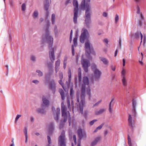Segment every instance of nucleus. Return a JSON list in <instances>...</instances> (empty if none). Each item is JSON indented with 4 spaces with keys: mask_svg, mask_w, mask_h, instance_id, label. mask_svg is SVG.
<instances>
[{
    "mask_svg": "<svg viewBox=\"0 0 146 146\" xmlns=\"http://www.w3.org/2000/svg\"><path fill=\"white\" fill-rule=\"evenodd\" d=\"M59 92L61 95L62 99L63 100L64 99V93L63 90L62 89H60L59 90Z\"/></svg>",
    "mask_w": 146,
    "mask_h": 146,
    "instance_id": "obj_31",
    "label": "nucleus"
},
{
    "mask_svg": "<svg viewBox=\"0 0 146 146\" xmlns=\"http://www.w3.org/2000/svg\"><path fill=\"white\" fill-rule=\"evenodd\" d=\"M55 19V15L54 14H52L51 17V21L52 24L54 23Z\"/></svg>",
    "mask_w": 146,
    "mask_h": 146,
    "instance_id": "obj_35",
    "label": "nucleus"
},
{
    "mask_svg": "<svg viewBox=\"0 0 146 146\" xmlns=\"http://www.w3.org/2000/svg\"><path fill=\"white\" fill-rule=\"evenodd\" d=\"M97 121V119H94L93 120L89 122L90 125H93L94 123L96 121Z\"/></svg>",
    "mask_w": 146,
    "mask_h": 146,
    "instance_id": "obj_49",
    "label": "nucleus"
},
{
    "mask_svg": "<svg viewBox=\"0 0 146 146\" xmlns=\"http://www.w3.org/2000/svg\"><path fill=\"white\" fill-rule=\"evenodd\" d=\"M125 70L123 69L121 72V77L122 84L123 86H125L127 85V81L125 76Z\"/></svg>",
    "mask_w": 146,
    "mask_h": 146,
    "instance_id": "obj_14",
    "label": "nucleus"
},
{
    "mask_svg": "<svg viewBox=\"0 0 146 146\" xmlns=\"http://www.w3.org/2000/svg\"><path fill=\"white\" fill-rule=\"evenodd\" d=\"M111 67L112 70H113V71H114L115 70L116 68L115 66L111 65Z\"/></svg>",
    "mask_w": 146,
    "mask_h": 146,
    "instance_id": "obj_62",
    "label": "nucleus"
},
{
    "mask_svg": "<svg viewBox=\"0 0 146 146\" xmlns=\"http://www.w3.org/2000/svg\"><path fill=\"white\" fill-rule=\"evenodd\" d=\"M68 77L69 78V81L70 82L71 81V69L70 68H69L68 69Z\"/></svg>",
    "mask_w": 146,
    "mask_h": 146,
    "instance_id": "obj_34",
    "label": "nucleus"
},
{
    "mask_svg": "<svg viewBox=\"0 0 146 146\" xmlns=\"http://www.w3.org/2000/svg\"><path fill=\"white\" fill-rule=\"evenodd\" d=\"M132 117L130 114H129V117L128 119V124L132 130L133 129L134 126L133 123L134 121L132 119Z\"/></svg>",
    "mask_w": 146,
    "mask_h": 146,
    "instance_id": "obj_17",
    "label": "nucleus"
},
{
    "mask_svg": "<svg viewBox=\"0 0 146 146\" xmlns=\"http://www.w3.org/2000/svg\"><path fill=\"white\" fill-rule=\"evenodd\" d=\"M94 76V78L95 80H98L101 77L102 72L99 70H94L93 72Z\"/></svg>",
    "mask_w": 146,
    "mask_h": 146,
    "instance_id": "obj_16",
    "label": "nucleus"
},
{
    "mask_svg": "<svg viewBox=\"0 0 146 146\" xmlns=\"http://www.w3.org/2000/svg\"><path fill=\"white\" fill-rule=\"evenodd\" d=\"M36 57L33 55L31 56V59L32 61H35L36 60Z\"/></svg>",
    "mask_w": 146,
    "mask_h": 146,
    "instance_id": "obj_48",
    "label": "nucleus"
},
{
    "mask_svg": "<svg viewBox=\"0 0 146 146\" xmlns=\"http://www.w3.org/2000/svg\"><path fill=\"white\" fill-rule=\"evenodd\" d=\"M121 40L120 39L119 41V43L118 46L117 47V49L115 50V53H114V56L115 57L117 55L118 52V49L119 48H121Z\"/></svg>",
    "mask_w": 146,
    "mask_h": 146,
    "instance_id": "obj_24",
    "label": "nucleus"
},
{
    "mask_svg": "<svg viewBox=\"0 0 146 146\" xmlns=\"http://www.w3.org/2000/svg\"><path fill=\"white\" fill-rule=\"evenodd\" d=\"M71 3L70 0H67L65 2L66 5H67L68 3Z\"/></svg>",
    "mask_w": 146,
    "mask_h": 146,
    "instance_id": "obj_63",
    "label": "nucleus"
},
{
    "mask_svg": "<svg viewBox=\"0 0 146 146\" xmlns=\"http://www.w3.org/2000/svg\"><path fill=\"white\" fill-rule=\"evenodd\" d=\"M102 101V100H99L98 102H97L96 104H94V105L92 107L94 108V107L95 106H98V104H100L101 102Z\"/></svg>",
    "mask_w": 146,
    "mask_h": 146,
    "instance_id": "obj_50",
    "label": "nucleus"
},
{
    "mask_svg": "<svg viewBox=\"0 0 146 146\" xmlns=\"http://www.w3.org/2000/svg\"><path fill=\"white\" fill-rule=\"evenodd\" d=\"M103 42L105 43V45L107 46H108V40L107 39L105 38L103 40Z\"/></svg>",
    "mask_w": 146,
    "mask_h": 146,
    "instance_id": "obj_42",
    "label": "nucleus"
},
{
    "mask_svg": "<svg viewBox=\"0 0 146 146\" xmlns=\"http://www.w3.org/2000/svg\"><path fill=\"white\" fill-rule=\"evenodd\" d=\"M49 6V0H45V2L44 3V8L45 10L47 11L48 10Z\"/></svg>",
    "mask_w": 146,
    "mask_h": 146,
    "instance_id": "obj_26",
    "label": "nucleus"
},
{
    "mask_svg": "<svg viewBox=\"0 0 146 146\" xmlns=\"http://www.w3.org/2000/svg\"><path fill=\"white\" fill-rule=\"evenodd\" d=\"M83 84L82 86V88L83 86L85 87V90H86V85L89 84V80L88 77L87 76H84L83 78ZM82 89H81V90Z\"/></svg>",
    "mask_w": 146,
    "mask_h": 146,
    "instance_id": "obj_19",
    "label": "nucleus"
},
{
    "mask_svg": "<svg viewBox=\"0 0 146 146\" xmlns=\"http://www.w3.org/2000/svg\"><path fill=\"white\" fill-rule=\"evenodd\" d=\"M60 59H58L56 62L55 66L60 67Z\"/></svg>",
    "mask_w": 146,
    "mask_h": 146,
    "instance_id": "obj_41",
    "label": "nucleus"
},
{
    "mask_svg": "<svg viewBox=\"0 0 146 146\" xmlns=\"http://www.w3.org/2000/svg\"><path fill=\"white\" fill-rule=\"evenodd\" d=\"M85 87L83 86L82 89L81 95V102H80L79 108L81 113L82 114H83V106L85 103Z\"/></svg>",
    "mask_w": 146,
    "mask_h": 146,
    "instance_id": "obj_5",
    "label": "nucleus"
},
{
    "mask_svg": "<svg viewBox=\"0 0 146 146\" xmlns=\"http://www.w3.org/2000/svg\"><path fill=\"white\" fill-rule=\"evenodd\" d=\"M132 109L131 111L133 116L134 117L137 114L136 112V107L137 105L136 100L135 99H133L132 101Z\"/></svg>",
    "mask_w": 146,
    "mask_h": 146,
    "instance_id": "obj_13",
    "label": "nucleus"
},
{
    "mask_svg": "<svg viewBox=\"0 0 146 146\" xmlns=\"http://www.w3.org/2000/svg\"><path fill=\"white\" fill-rule=\"evenodd\" d=\"M61 111H66V108L65 106L64 105L63 102H62L61 104Z\"/></svg>",
    "mask_w": 146,
    "mask_h": 146,
    "instance_id": "obj_32",
    "label": "nucleus"
},
{
    "mask_svg": "<svg viewBox=\"0 0 146 146\" xmlns=\"http://www.w3.org/2000/svg\"><path fill=\"white\" fill-rule=\"evenodd\" d=\"M49 14V13L48 11V10L47 11H46V12L45 13V18L46 19H47L48 18Z\"/></svg>",
    "mask_w": 146,
    "mask_h": 146,
    "instance_id": "obj_56",
    "label": "nucleus"
},
{
    "mask_svg": "<svg viewBox=\"0 0 146 146\" xmlns=\"http://www.w3.org/2000/svg\"><path fill=\"white\" fill-rule=\"evenodd\" d=\"M43 104L41 105V108H40L37 110V112L41 114H43L45 113V109L48 107L49 105V101L44 96H43L42 98Z\"/></svg>",
    "mask_w": 146,
    "mask_h": 146,
    "instance_id": "obj_3",
    "label": "nucleus"
},
{
    "mask_svg": "<svg viewBox=\"0 0 146 146\" xmlns=\"http://www.w3.org/2000/svg\"><path fill=\"white\" fill-rule=\"evenodd\" d=\"M54 33L56 35L58 33V29L57 26L56 25H55L54 28Z\"/></svg>",
    "mask_w": 146,
    "mask_h": 146,
    "instance_id": "obj_52",
    "label": "nucleus"
},
{
    "mask_svg": "<svg viewBox=\"0 0 146 146\" xmlns=\"http://www.w3.org/2000/svg\"><path fill=\"white\" fill-rule=\"evenodd\" d=\"M100 138L99 137L96 138L92 142L91 146H94L96 145L98 142L100 141Z\"/></svg>",
    "mask_w": 146,
    "mask_h": 146,
    "instance_id": "obj_27",
    "label": "nucleus"
},
{
    "mask_svg": "<svg viewBox=\"0 0 146 146\" xmlns=\"http://www.w3.org/2000/svg\"><path fill=\"white\" fill-rule=\"evenodd\" d=\"M115 98L114 97H112L111 98V101L110 103L109 106V110L110 113H111L112 111V110L111 108V104L112 103L114 100Z\"/></svg>",
    "mask_w": 146,
    "mask_h": 146,
    "instance_id": "obj_25",
    "label": "nucleus"
},
{
    "mask_svg": "<svg viewBox=\"0 0 146 146\" xmlns=\"http://www.w3.org/2000/svg\"><path fill=\"white\" fill-rule=\"evenodd\" d=\"M64 126V124L62 122V121L60 122V125L59 126V128L60 129L62 128Z\"/></svg>",
    "mask_w": 146,
    "mask_h": 146,
    "instance_id": "obj_51",
    "label": "nucleus"
},
{
    "mask_svg": "<svg viewBox=\"0 0 146 146\" xmlns=\"http://www.w3.org/2000/svg\"><path fill=\"white\" fill-rule=\"evenodd\" d=\"M54 130V123L53 122H52L49 126L48 133L49 135L52 134Z\"/></svg>",
    "mask_w": 146,
    "mask_h": 146,
    "instance_id": "obj_21",
    "label": "nucleus"
},
{
    "mask_svg": "<svg viewBox=\"0 0 146 146\" xmlns=\"http://www.w3.org/2000/svg\"><path fill=\"white\" fill-rule=\"evenodd\" d=\"M108 13L106 12H104L102 14L103 16L104 17H107L108 16Z\"/></svg>",
    "mask_w": 146,
    "mask_h": 146,
    "instance_id": "obj_60",
    "label": "nucleus"
},
{
    "mask_svg": "<svg viewBox=\"0 0 146 146\" xmlns=\"http://www.w3.org/2000/svg\"><path fill=\"white\" fill-rule=\"evenodd\" d=\"M87 94L90 100V99L91 97V89L90 88H88L87 89Z\"/></svg>",
    "mask_w": 146,
    "mask_h": 146,
    "instance_id": "obj_36",
    "label": "nucleus"
},
{
    "mask_svg": "<svg viewBox=\"0 0 146 146\" xmlns=\"http://www.w3.org/2000/svg\"><path fill=\"white\" fill-rule=\"evenodd\" d=\"M77 134L79 138L78 140V143L77 146H80V140L82 139L86 135L85 132L83 131L81 128L79 129L77 131Z\"/></svg>",
    "mask_w": 146,
    "mask_h": 146,
    "instance_id": "obj_11",
    "label": "nucleus"
},
{
    "mask_svg": "<svg viewBox=\"0 0 146 146\" xmlns=\"http://www.w3.org/2000/svg\"><path fill=\"white\" fill-rule=\"evenodd\" d=\"M86 54L88 56H90L91 53L94 52V49L92 46H91L89 41H88L85 42L84 44Z\"/></svg>",
    "mask_w": 146,
    "mask_h": 146,
    "instance_id": "obj_7",
    "label": "nucleus"
},
{
    "mask_svg": "<svg viewBox=\"0 0 146 146\" xmlns=\"http://www.w3.org/2000/svg\"><path fill=\"white\" fill-rule=\"evenodd\" d=\"M91 68L93 71V72L94 71V70H96L98 69H97V65L94 64H93L91 66Z\"/></svg>",
    "mask_w": 146,
    "mask_h": 146,
    "instance_id": "obj_33",
    "label": "nucleus"
},
{
    "mask_svg": "<svg viewBox=\"0 0 146 146\" xmlns=\"http://www.w3.org/2000/svg\"><path fill=\"white\" fill-rule=\"evenodd\" d=\"M48 67L49 69V72L47 76L50 77L53 72V69L52 64L50 62H47Z\"/></svg>",
    "mask_w": 146,
    "mask_h": 146,
    "instance_id": "obj_15",
    "label": "nucleus"
},
{
    "mask_svg": "<svg viewBox=\"0 0 146 146\" xmlns=\"http://www.w3.org/2000/svg\"><path fill=\"white\" fill-rule=\"evenodd\" d=\"M62 79H60V80L58 82L62 86V87L64 88V84L62 82Z\"/></svg>",
    "mask_w": 146,
    "mask_h": 146,
    "instance_id": "obj_53",
    "label": "nucleus"
},
{
    "mask_svg": "<svg viewBox=\"0 0 146 146\" xmlns=\"http://www.w3.org/2000/svg\"><path fill=\"white\" fill-rule=\"evenodd\" d=\"M83 116L86 119H87L88 118V111L87 110L85 111L84 113H83Z\"/></svg>",
    "mask_w": 146,
    "mask_h": 146,
    "instance_id": "obj_37",
    "label": "nucleus"
},
{
    "mask_svg": "<svg viewBox=\"0 0 146 146\" xmlns=\"http://www.w3.org/2000/svg\"><path fill=\"white\" fill-rule=\"evenodd\" d=\"M30 120L31 122H33L34 121V117L32 116L31 117H30Z\"/></svg>",
    "mask_w": 146,
    "mask_h": 146,
    "instance_id": "obj_64",
    "label": "nucleus"
},
{
    "mask_svg": "<svg viewBox=\"0 0 146 146\" xmlns=\"http://www.w3.org/2000/svg\"><path fill=\"white\" fill-rule=\"evenodd\" d=\"M83 31L82 33L80 36V40L82 43H84V40L88 38L89 36V33L86 29H83Z\"/></svg>",
    "mask_w": 146,
    "mask_h": 146,
    "instance_id": "obj_8",
    "label": "nucleus"
},
{
    "mask_svg": "<svg viewBox=\"0 0 146 146\" xmlns=\"http://www.w3.org/2000/svg\"><path fill=\"white\" fill-rule=\"evenodd\" d=\"M74 91L72 87H71L70 88V94L71 96H72L73 94Z\"/></svg>",
    "mask_w": 146,
    "mask_h": 146,
    "instance_id": "obj_47",
    "label": "nucleus"
},
{
    "mask_svg": "<svg viewBox=\"0 0 146 146\" xmlns=\"http://www.w3.org/2000/svg\"><path fill=\"white\" fill-rule=\"evenodd\" d=\"M78 80L79 82H80L82 81L81 69L80 68H79L78 69Z\"/></svg>",
    "mask_w": 146,
    "mask_h": 146,
    "instance_id": "obj_29",
    "label": "nucleus"
},
{
    "mask_svg": "<svg viewBox=\"0 0 146 146\" xmlns=\"http://www.w3.org/2000/svg\"><path fill=\"white\" fill-rule=\"evenodd\" d=\"M137 21L138 25L141 27L143 22L145 21L144 16L141 12L140 8L138 6H137V15L136 18Z\"/></svg>",
    "mask_w": 146,
    "mask_h": 146,
    "instance_id": "obj_4",
    "label": "nucleus"
},
{
    "mask_svg": "<svg viewBox=\"0 0 146 146\" xmlns=\"http://www.w3.org/2000/svg\"><path fill=\"white\" fill-rule=\"evenodd\" d=\"M36 72L38 73V75L39 76L41 77L43 76V73L40 70H36Z\"/></svg>",
    "mask_w": 146,
    "mask_h": 146,
    "instance_id": "obj_39",
    "label": "nucleus"
},
{
    "mask_svg": "<svg viewBox=\"0 0 146 146\" xmlns=\"http://www.w3.org/2000/svg\"><path fill=\"white\" fill-rule=\"evenodd\" d=\"M105 111V109L104 108L98 111H96L95 112V114L96 115H98L102 114Z\"/></svg>",
    "mask_w": 146,
    "mask_h": 146,
    "instance_id": "obj_28",
    "label": "nucleus"
},
{
    "mask_svg": "<svg viewBox=\"0 0 146 146\" xmlns=\"http://www.w3.org/2000/svg\"><path fill=\"white\" fill-rule=\"evenodd\" d=\"M59 67H60L55 66V70L56 73L58 71L60 68Z\"/></svg>",
    "mask_w": 146,
    "mask_h": 146,
    "instance_id": "obj_58",
    "label": "nucleus"
},
{
    "mask_svg": "<svg viewBox=\"0 0 146 146\" xmlns=\"http://www.w3.org/2000/svg\"><path fill=\"white\" fill-rule=\"evenodd\" d=\"M73 4L74 8V17L73 21L75 24L77 23V19L78 17V4L77 0H73Z\"/></svg>",
    "mask_w": 146,
    "mask_h": 146,
    "instance_id": "obj_6",
    "label": "nucleus"
},
{
    "mask_svg": "<svg viewBox=\"0 0 146 146\" xmlns=\"http://www.w3.org/2000/svg\"><path fill=\"white\" fill-rule=\"evenodd\" d=\"M74 44L72 46V56L74 55V46H76L77 43V39L76 37H75L74 38L73 40Z\"/></svg>",
    "mask_w": 146,
    "mask_h": 146,
    "instance_id": "obj_18",
    "label": "nucleus"
},
{
    "mask_svg": "<svg viewBox=\"0 0 146 146\" xmlns=\"http://www.w3.org/2000/svg\"><path fill=\"white\" fill-rule=\"evenodd\" d=\"M81 63L84 71L86 73L88 72V67L89 64L88 60L82 58Z\"/></svg>",
    "mask_w": 146,
    "mask_h": 146,
    "instance_id": "obj_12",
    "label": "nucleus"
},
{
    "mask_svg": "<svg viewBox=\"0 0 146 146\" xmlns=\"http://www.w3.org/2000/svg\"><path fill=\"white\" fill-rule=\"evenodd\" d=\"M46 25L45 31V34L42 36V44H44L45 43L48 44V48L50 49L49 51V56L50 60L52 63H53L55 59L54 48L52 47L53 43V38L51 36L49 35V28L50 22L48 20L46 21Z\"/></svg>",
    "mask_w": 146,
    "mask_h": 146,
    "instance_id": "obj_1",
    "label": "nucleus"
},
{
    "mask_svg": "<svg viewBox=\"0 0 146 146\" xmlns=\"http://www.w3.org/2000/svg\"><path fill=\"white\" fill-rule=\"evenodd\" d=\"M65 133L64 131H63L60 136L59 137V142L60 146H66L65 143Z\"/></svg>",
    "mask_w": 146,
    "mask_h": 146,
    "instance_id": "obj_10",
    "label": "nucleus"
},
{
    "mask_svg": "<svg viewBox=\"0 0 146 146\" xmlns=\"http://www.w3.org/2000/svg\"><path fill=\"white\" fill-rule=\"evenodd\" d=\"M104 123H102V124H101L99 126L97 127L96 128L98 130H100V129L103 127V126L104 125Z\"/></svg>",
    "mask_w": 146,
    "mask_h": 146,
    "instance_id": "obj_54",
    "label": "nucleus"
},
{
    "mask_svg": "<svg viewBox=\"0 0 146 146\" xmlns=\"http://www.w3.org/2000/svg\"><path fill=\"white\" fill-rule=\"evenodd\" d=\"M38 16V12L36 11H35L33 14V16L34 18H37Z\"/></svg>",
    "mask_w": 146,
    "mask_h": 146,
    "instance_id": "obj_38",
    "label": "nucleus"
},
{
    "mask_svg": "<svg viewBox=\"0 0 146 146\" xmlns=\"http://www.w3.org/2000/svg\"><path fill=\"white\" fill-rule=\"evenodd\" d=\"M49 86L50 88L54 92L55 90V84L54 80H52L49 83Z\"/></svg>",
    "mask_w": 146,
    "mask_h": 146,
    "instance_id": "obj_22",
    "label": "nucleus"
},
{
    "mask_svg": "<svg viewBox=\"0 0 146 146\" xmlns=\"http://www.w3.org/2000/svg\"><path fill=\"white\" fill-rule=\"evenodd\" d=\"M62 116L65 117H68L67 114L66 112V111H62Z\"/></svg>",
    "mask_w": 146,
    "mask_h": 146,
    "instance_id": "obj_44",
    "label": "nucleus"
},
{
    "mask_svg": "<svg viewBox=\"0 0 146 146\" xmlns=\"http://www.w3.org/2000/svg\"><path fill=\"white\" fill-rule=\"evenodd\" d=\"M9 4L11 7H13L14 6L13 2L12 0H10L9 1Z\"/></svg>",
    "mask_w": 146,
    "mask_h": 146,
    "instance_id": "obj_59",
    "label": "nucleus"
},
{
    "mask_svg": "<svg viewBox=\"0 0 146 146\" xmlns=\"http://www.w3.org/2000/svg\"><path fill=\"white\" fill-rule=\"evenodd\" d=\"M26 9V4L25 3H23L22 5V10L24 11Z\"/></svg>",
    "mask_w": 146,
    "mask_h": 146,
    "instance_id": "obj_45",
    "label": "nucleus"
},
{
    "mask_svg": "<svg viewBox=\"0 0 146 146\" xmlns=\"http://www.w3.org/2000/svg\"><path fill=\"white\" fill-rule=\"evenodd\" d=\"M91 0H83L81 2L80 7L82 9L85 10V24L87 28H90V25L91 23V7L89 3Z\"/></svg>",
    "mask_w": 146,
    "mask_h": 146,
    "instance_id": "obj_2",
    "label": "nucleus"
},
{
    "mask_svg": "<svg viewBox=\"0 0 146 146\" xmlns=\"http://www.w3.org/2000/svg\"><path fill=\"white\" fill-rule=\"evenodd\" d=\"M32 82L35 84H38L39 83V81L37 80H35L33 81Z\"/></svg>",
    "mask_w": 146,
    "mask_h": 146,
    "instance_id": "obj_61",
    "label": "nucleus"
},
{
    "mask_svg": "<svg viewBox=\"0 0 146 146\" xmlns=\"http://www.w3.org/2000/svg\"><path fill=\"white\" fill-rule=\"evenodd\" d=\"M59 76L60 79H62L63 78V73L61 72L60 71L59 73Z\"/></svg>",
    "mask_w": 146,
    "mask_h": 146,
    "instance_id": "obj_46",
    "label": "nucleus"
},
{
    "mask_svg": "<svg viewBox=\"0 0 146 146\" xmlns=\"http://www.w3.org/2000/svg\"><path fill=\"white\" fill-rule=\"evenodd\" d=\"M128 143L129 146H137V144L134 143L132 144L131 143V141L129 135L128 136Z\"/></svg>",
    "mask_w": 146,
    "mask_h": 146,
    "instance_id": "obj_30",
    "label": "nucleus"
},
{
    "mask_svg": "<svg viewBox=\"0 0 146 146\" xmlns=\"http://www.w3.org/2000/svg\"><path fill=\"white\" fill-rule=\"evenodd\" d=\"M99 58L104 65L106 66L108 65L109 61L107 58L102 57H100Z\"/></svg>",
    "mask_w": 146,
    "mask_h": 146,
    "instance_id": "obj_20",
    "label": "nucleus"
},
{
    "mask_svg": "<svg viewBox=\"0 0 146 146\" xmlns=\"http://www.w3.org/2000/svg\"><path fill=\"white\" fill-rule=\"evenodd\" d=\"M27 130L28 128L27 127H25L24 130V132L25 134V136H28L27 135Z\"/></svg>",
    "mask_w": 146,
    "mask_h": 146,
    "instance_id": "obj_43",
    "label": "nucleus"
},
{
    "mask_svg": "<svg viewBox=\"0 0 146 146\" xmlns=\"http://www.w3.org/2000/svg\"><path fill=\"white\" fill-rule=\"evenodd\" d=\"M52 110L53 112L54 119L56 122L58 121L59 116L60 115V109L59 107L57 108V110H56L55 108L53 106L52 107Z\"/></svg>",
    "mask_w": 146,
    "mask_h": 146,
    "instance_id": "obj_9",
    "label": "nucleus"
},
{
    "mask_svg": "<svg viewBox=\"0 0 146 146\" xmlns=\"http://www.w3.org/2000/svg\"><path fill=\"white\" fill-rule=\"evenodd\" d=\"M140 35L141 38V43L142 42V39L143 37V35L140 31H137V32L136 33L134 34V37L138 39L140 38Z\"/></svg>",
    "mask_w": 146,
    "mask_h": 146,
    "instance_id": "obj_23",
    "label": "nucleus"
},
{
    "mask_svg": "<svg viewBox=\"0 0 146 146\" xmlns=\"http://www.w3.org/2000/svg\"><path fill=\"white\" fill-rule=\"evenodd\" d=\"M119 15L117 14H116L115 18V23H117L119 20Z\"/></svg>",
    "mask_w": 146,
    "mask_h": 146,
    "instance_id": "obj_40",
    "label": "nucleus"
},
{
    "mask_svg": "<svg viewBox=\"0 0 146 146\" xmlns=\"http://www.w3.org/2000/svg\"><path fill=\"white\" fill-rule=\"evenodd\" d=\"M21 116V115L18 114L17 115L15 118V121L16 122L17 121L18 119Z\"/></svg>",
    "mask_w": 146,
    "mask_h": 146,
    "instance_id": "obj_55",
    "label": "nucleus"
},
{
    "mask_svg": "<svg viewBox=\"0 0 146 146\" xmlns=\"http://www.w3.org/2000/svg\"><path fill=\"white\" fill-rule=\"evenodd\" d=\"M47 139H48V142L49 144H51V138L50 137L48 136H47Z\"/></svg>",
    "mask_w": 146,
    "mask_h": 146,
    "instance_id": "obj_57",
    "label": "nucleus"
}]
</instances>
